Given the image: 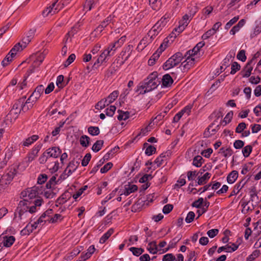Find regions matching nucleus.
<instances>
[{"mask_svg": "<svg viewBox=\"0 0 261 261\" xmlns=\"http://www.w3.org/2000/svg\"><path fill=\"white\" fill-rule=\"evenodd\" d=\"M39 187L34 186L22 191L20 197L22 200L19 202V207H22L26 204H31V201L30 200L35 198L39 194Z\"/></svg>", "mask_w": 261, "mask_h": 261, "instance_id": "nucleus-1", "label": "nucleus"}, {"mask_svg": "<svg viewBox=\"0 0 261 261\" xmlns=\"http://www.w3.org/2000/svg\"><path fill=\"white\" fill-rule=\"evenodd\" d=\"M160 84L158 78L157 72H153L144 80L141 87L144 89V93L148 92L156 88Z\"/></svg>", "mask_w": 261, "mask_h": 261, "instance_id": "nucleus-2", "label": "nucleus"}, {"mask_svg": "<svg viewBox=\"0 0 261 261\" xmlns=\"http://www.w3.org/2000/svg\"><path fill=\"white\" fill-rule=\"evenodd\" d=\"M42 202L43 199L39 198L34 201V205L32 206H30L31 204H26V205L19 208L18 204L17 208V211L18 213L19 219H22L23 215L27 216L28 214V212L31 214L35 213L36 211V207L37 206H40Z\"/></svg>", "mask_w": 261, "mask_h": 261, "instance_id": "nucleus-3", "label": "nucleus"}, {"mask_svg": "<svg viewBox=\"0 0 261 261\" xmlns=\"http://www.w3.org/2000/svg\"><path fill=\"white\" fill-rule=\"evenodd\" d=\"M22 105V99H19L15 101L13 104L12 108L10 110L9 113L6 116L7 120L11 122L15 121L18 117L19 113L22 110L21 106Z\"/></svg>", "mask_w": 261, "mask_h": 261, "instance_id": "nucleus-4", "label": "nucleus"}, {"mask_svg": "<svg viewBox=\"0 0 261 261\" xmlns=\"http://www.w3.org/2000/svg\"><path fill=\"white\" fill-rule=\"evenodd\" d=\"M183 58L182 53L177 52L166 61L163 66V68L165 70L171 69L180 63Z\"/></svg>", "mask_w": 261, "mask_h": 261, "instance_id": "nucleus-5", "label": "nucleus"}, {"mask_svg": "<svg viewBox=\"0 0 261 261\" xmlns=\"http://www.w3.org/2000/svg\"><path fill=\"white\" fill-rule=\"evenodd\" d=\"M58 2V0H56L51 5L47 7L46 9L43 11L42 15L44 17H46L48 15H53L58 13L65 6V4L63 3L62 0L59 3Z\"/></svg>", "mask_w": 261, "mask_h": 261, "instance_id": "nucleus-6", "label": "nucleus"}, {"mask_svg": "<svg viewBox=\"0 0 261 261\" xmlns=\"http://www.w3.org/2000/svg\"><path fill=\"white\" fill-rule=\"evenodd\" d=\"M254 62V59L252 58L248 62L243 70L241 71L240 74L243 77H248L251 74V71L253 69L252 64Z\"/></svg>", "mask_w": 261, "mask_h": 261, "instance_id": "nucleus-7", "label": "nucleus"}, {"mask_svg": "<svg viewBox=\"0 0 261 261\" xmlns=\"http://www.w3.org/2000/svg\"><path fill=\"white\" fill-rule=\"evenodd\" d=\"M44 152L48 158L50 157L57 158L61 153V150L58 147H53L46 149Z\"/></svg>", "mask_w": 261, "mask_h": 261, "instance_id": "nucleus-8", "label": "nucleus"}, {"mask_svg": "<svg viewBox=\"0 0 261 261\" xmlns=\"http://www.w3.org/2000/svg\"><path fill=\"white\" fill-rule=\"evenodd\" d=\"M46 55V52H45V51L41 53L36 54L35 55L36 59L34 60L33 63V66L34 67H38L44 60Z\"/></svg>", "mask_w": 261, "mask_h": 261, "instance_id": "nucleus-9", "label": "nucleus"}, {"mask_svg": "<svg viewBox=\"0 0 261 261\" xmlns=\"http://www.w3.org/2000/svg\"><path fill=\"white\" fill-rule=\"evenodd\" d=\"M72 197V194L70 192L66 191L62 195L58 198L56 201V203L60 205L63 204Z\"/></svg>", "mask_w": 261, "mask_h": 261, "instance_id": "nucleus-10", "label": "nucleus"}, {"mask_svg": "<svg viewBox=\"0 0 261 261\" xmlns=\"http://www.w3.org/2000/svg\"><path fill=\"white\" fill-rule=\"evenodd\" d=\"M186 27V24L179 23L178 27L175 28L173 30L171 34L169 35V37L173 38L174 39L175 38L177 35H178L185 29Z\"/></svg>", "mask_w": 261, "mask_h": 261, "instance_id": "nucleus-11", "label": "nucleus"}, {"mask_svg": "<svg viewBox=\"0 0 261 261\" xmlns=\"http://www.w3.org/2000/svg\"><path fill=\"white\" fill-rule=\"evenodd\" d=\"M112 54L110 53V51H108L106 49L101 54L99 58L97 59L96 61L94 64L93 67H94L96 64L100 62H107V58L109 56H112Z\"/></svg>", "mask_w": 261, "mask_h": 261, "instance_id": "nucleus-12", "label": "nucleus"}, {"mask_svg": "<svg viewBox=\"0 0 261 261\" xmlns=\"http://www.w3.org/2000/svg\"><path fill=\"white\" fill-rule=\"evenodd\" d=\"M195 59L192 56H188L185 61L181 63L179 67H183V69H189L194 64Z\"/></svg>", "mask_w": 261, "mask_h": 261, "instance_id": "nucleus-13", "label": "nucleus"}, {"mask_svg": "<svg viewBox=\"0 0 261 261\" xmlns=\"http://www.w3.org/2000/svg\"><path fill=\"white\" fill-rule=\"evenodd\" d=\"M162 82L164 87H169L173 84V80L169 74H166L163 75Z\"/></svg>", "mask_w": 261, "mask_h": 261, "instance_id": "nucleus-14", "label": "nucleus"}, {"mask_svg": "<svg viewBox=\"0 0 261 261\" xmlns=\"http://www.w3.org/2000/svg\"><path fill=\"white\" fill-rule=\"evenodd\" d=\"M205 45V43L203 41L199 42L196 44V45L192 50H189L186 54L189 55V56H193L196 54L200 49Z\"/></svg>", "mask_w": 261, "mask_h": 261, "instance_id": "nucleus-15", "label": "nucleus"}, {"mask_svg": "<svg viewBox=\"0 0 261 261\" xmlns=\"http://www.w3.org/2000/svg\"><path fill=\"white\" fill-rule=\"evenodd\" d=\"M16 174V170L15 169H11L8 173L5 175L1 176L2 181L4 180H7L8 182H10L13 179L15 175Z\"/></svg>", "mask_w": 261, "mask_h": 261, "instance_id": "nucleus-16", "label": "nucleus"}, {"mask_svg": "<svg viewBox=\"0 0 261 261\" xmlns=\"http://www.w3.org/2000/svg\"><path fill=\"white\" fill-rule=\"evenodd\" d=\"M161 23L162 21L160 22V21L156 22L151 29V30L149 31V36L152 35H158L159 32L162 30L161 28Z\"/></svg>", "mask_w": 261, "mask_h": 261, "instance_id": "nucleus-17", "label": "nucleus"}, {"mask_svg": "<svg viewBox=\"0 0 261 261\" xmlns=\"http://www.w3.org/2000/svg\"><path fill=\"white\" fill-rule=\"evenodd\" d=\"M25 98H26L25 96H24L21 98L22 100V105L21 106V109H22V111H23L24 112L27 111L29 109L33 108L34 103L37 101L36 99H32V101H31V102H30L29 103H26V102H25V103H24V100Z\"/></svg>", "mask_w": 261, "mask_h": 261, "instance_id": "nucleus-18", "label": "nucleus"}, {"mask_svg": "<svg viewBox=\"0 0 261 261\" xmlns=\"http://www.w3.org/2000/svg\"><path fill=\"white\" fill-rule=\"evenodd\" d=\"M137 190L138 187L135 185H125L123 194H124L125 196H128L130 193L137 191Z\"/></svg>", "mask_w": 261, "mask_h": 261, "instance_id": "nucleus-19", "label": "nucleus"}, {"mask_svg": "<svg viewBox=\"0 0 261 261\" xmlns=\"http://www.w3.org/2000/svg\"><path fill=\"white\" fill-rule=\"evenodd\" d=\"M44 90V89L43 86L42 85H39L36 88L32 95L35 97L34 99L37 100V99L40 97L41 95L43 93Z\"/></svg>", "mask_w": 261, "mask_h": 261, "instance_id": "nucleus-20", "label": "nucleus"}, {"mask_svg": "<svg viewBox=\"0 0 261 261\" xmlns=\"http://www.w3.org/2000/svg\"><path fill=\"white\" fill-rule=\"evenodd\" d=\"M211 176V174L206 172L201 177H198V181H197V185H203L205 184L206 183L207 181L210 178ZM195 186H197V184H196Z\"/></svg>", "mask_w": 261, "mask_h": 261, "instance_id": "nucleus-21", "label": "nucleus"}, {"mask_svg": "<svg viewBox=\"0 0 261 261\" xmlns=\"http://www.w3.org/2000/svg\"><path fill=\"white\" fill-rule=\"evenodd\" d=\"M39 139V136L36 135H34L26 139L22 143V145L24 146H29L31 145L33 142L37 141Z\"/></svg>", "mask_w": 261, "mask_h": 261, "instance_id": "nucleus-22", "label": "nucleus"}, {"mask_svg": "<svg viewBox=\"0 0 261 261\" xmlns=\"http://www.w3.org/2000/svg\"><path fill=\"white\" fill-rule=\"evenodd\" d=\"M238 177V172L233 170L231 172L227 177V181L228 184H233Z\"/></svg>", "mask_w": 261, "mask_h": 261, "instance_id": "nucleus-23", "label": "nucleus"}, {"mask_svg": "<svg viewBox=\"0 0 261 261\" xmlns=\"http://www.w3.org/2000/svg\"><path fill=\"white\" fill-rule=\"evenodd\" d=\"M147 250L150 253L156 254L158 251L156 242L155 241L150 242L148 245Z\"/></svg>", "mask_w": 261, "mask_h": 261, "instance_id": "nucleus-24", "label": "nucleus"}, {"mask_svg": "<svg viewBox=\"0 0 261 261\" xmlns=\"http://www.w3.org/2000/svg\"><path fill=\"white\" fill-rule=\"evenodd\" d=\"M15 240L14 236H6L4 238V246L9 247L12 245Z\"/></svg>", "mask_w": 261, "mask_h": 261, "instance_id": "nucleus-25", "label": "nucleus"}, {"mask_svg": "<svg viewBox=\"0 0 261 261\" xmlns=\"http://www.w3.org/2000/svg\"><path fill=\"white\" fill-rule=\"evenodd\" d=\"M210 205V202L206 200V198H205L203 207L201 210H198L197 211V213H198V215L196 219L199 218L200 216L207 211Z\"/></svg>", "mask_w": 261, "mask_h": 261, "instance_id": "nucleus-26", "label": "nucleus"}, {"mask_svg": "<svg viewBox=\"0 0 261 261\" xmlns=\"http://www.w3.org/2000/svg\"><path fill=\"white\" fill-rule=\"evenodd\" d=\"M23 48H24L21 45L20 42L16 44L13 47L10 51V55L12 56H15L18 51H21Z\"/></svg>", "mask_w": 261, "mask_h": 261, "instance_id": "nucleus-27", "label": "nucleus"}, {"mask_svg": "<svg viewBox=\"0 0 261 261\" xmlns=\"http://www.w3.org/2000/svg\"><path fill=\"white\" fill-rule=\"evenodd\" d=\"M113 232L114 229L113 228L109 229L108 231L100 238L99 243L101 244H103L105 243Z\"/></svg>", "mask_w": 261, "mask_h": 261, "instance_id": "nucleus-28", "label": "nucleus"}, {"mask_svg": "<svg viewBox=\"0 0 261 261\" xmlns=\"http://www.w3.org/2000/svg\"><path fill=\"white\" fill-rule=\"evenodd\" d=\"M118 113H119V115L117 117V119L119 120H125L127 119H128L129 117V112L128 111L124 112L122 110H118Z\"/></svg>", "mask_w": 261, "mask_h": 261, "instance_id": "nucleus-29", "label": "nucleus"}, {"mask_svg": "<svg viewBox=\"0 0 261 261\" xmlns=\"http://www.w3.org/2000/svg\"><path fill=\"white\" fill-rule=\"evenodd\" d=\"M90 138L86 135H83L81 137L80 142L83 147H87L90 143Z\"/></svg>", "mask_w": 261, "mask_h": 261, "instance_id": "nucleus-30", "label": "nucleus"}, {"mask_svg": "<svg viewBox=\"0 0 261 261\" xmlns=\"http://www.w3.org/2000/svg\"><path fill=\"white\" fill-rule=\"evenodd\" d=\"M118 95V91L116 90L112 92L106 98L108 100V103H112L117 98Z\"/></svg>", "mask_w": 261, "mask_h": 261, "instance_id": "nucleus-31", "label": "nucleus"}, {"mask_svg": "<svg viewBox=\"0 0 261 261\" xmlns=\"http://www.w3.org/2000/svg\"><path fill=\"white\" fill-rule=\"evenodd\" d=\"M103 140H97L96 142L93 144L92 149L94 152H97L99 151L103 144Z\"/></svg>", "mask_w": 261, "mask_h": 261, "instance_id": "nucleus-32", "label": "nucleus"}, {"mask_svg": "<svg viewBox=\"0 0 261 261\" xmlns=\"http://www.w3.org/2000/svg\"><path fill=\"white\" fill-rule=\"evenodd\" d=\"M204 160L200 155H197L194 157L193 161V165L197 167L201 166Z\"/></svg>", "mask_w": 261, "mask_h": 261, "instance_id": "nucleus-33", "label": "nucleus"}, {"mask_svg": "<svg viewBox=\"0 0 261 261\" xmlns=\"http://www.w3.org/2000/svg\"><path fill=\"white\" fill-rule=\"evenodd\" d=\"M160 53L155 51L150 57L148 61V64L149 66H153L159 58L160 57Z\"/></svg>", "mask_w": 261, "mask_h": 261, "instance_id": "nucleus-34", "label": "nucleus"}, {"mask_svg": "<svg viewBox=\"0 0 261 261\" xmlns=\"http://www.w3.org/2000/svg\"><path fill=\"white\" fill-rule=\"evenodd\" d=\"M166 158V153H163L155 160L154 162L157 165L158 167H160L163 164Z\"/></svg>", "mask_w": 261, "mask_h": 261, "instance_id": "nucleus-35", "label": "nucleus"}, {"mask_svg": "<svg viewBox=\"0 0 261 261\" xmlns=\"http://www.w3.org/2000/svg\"><path fill=\"white\" fill-rule=\"evenodd\" d=\"M110 103H108V100L106 99H102L97 102L95 105V109L97 110H101L105 108L106 106H108Z\"/></svg>", "mask_w": 261, "mask_h": 261, "instance_id": "nucleus-36", "label": "nucleus"}, {"mask_svg": "<svg viewBox=\"0 0 261 261\" xmlns=\"http://www.w3.org/2000/svg\"><path fill=\"white\" fill-rule=\"evenodd\" d=\"M88 133L92 136H97L99 134L100 130L97 126H90L88 128Z\"/></svg>", "mask_w": 261, "mask_h": 261, "instance_id": "nucleus-37", "label": "nucleus"}, {"mask_svg": "<svg viewBox=\"0 0 261 261\" xmlns=\"http://www.w3.org/2000/svg\"><path fill=\"white\" fill-rule=\"evenodd\" d=\"M47 168L49 169L51 173H55L57 172L59 169V163L58 161L54 163V165H53L52 163L49 164L47 165Z\"/></svg>", "mask_w": 261, "mask_h": 261, "instance_id": "nucleus-38", "label": "nucleus"}, {"mask_svg": "<svg viewBox=\"0 0 261 261\" xmlns=\"http://www.w3.org/2000/svg\"><path fill=\"white\" fill-rule=\"evenodd\" d=\"M114 17L110 15L107 17L103 21L101 22V24L105 28L111 23H113Z\"/></svg>", "mask_w": 261, "mask_h": 261, "instance_id": "nucleus-39", "label": "nucleus"}, {"mask_svg": "<svg viewBox=\"0 0 261 261\" xmlns=\"http://www.w3.org/2000/svg\"><path fill=\"white\" fill-rule=\"evenodd\" d=\"M220 152H221L222 153H223V155L225 158L229 157V156H231L233 153V151L230 147L227 148L226 149L222 147L220 149Z\"/></svg>", "mask_w": 261, "mask_h": 261, "instance_id": "nucleus-40", "label": "nucleus"}, {"mask_svg": "<svg viewBox=\"0 0 261 261\" xmlns=\"http://www.w3.org/2000/svg\"><path fill=\"white\" fill-rule=\"evenodd\" d=\"M129 250L132 252L134 255L137 256H139L144 251V249L141 248H136L134 247H130Z\"/></svg>", "mask_w": 261, "mask_h": 261, "instance_id": "nucleus-41", "label": "nucleus"}, {"mask_svg": "<svg viewBox=\"0 0 261 261\" xmlns=\"http://www.w3.org/2000/svg\"><path fill=\"white\" fill-rule=\"evenodd\" d=\"M56 84L59 88H63L67 85L64 82V76L63 75H60L57 77Z\"/></svg>", "mask_w": 261, "mask_h": 261, "instance_id": "nucleus-42", "label": "nucleus"}, {"mask_svg": "<svg viewBox=\"0 0 261 261\" xmlns=\"http://www.w3.org/2000/svg\"><path fill=\"white\" fill-rule=\"evenodd\" d=\"M252 150V147L251 145H247L242 149V153L244 157L247 158L249 156Z\"/></svg>", "mask_w": 261, "mask_h": 261, "instance_id": "nucleus-43", "label": "nucleus"}, {"mask_svg": "<svg viewBox=\"0 0 261 261\" xmlns=\"http://www.w3.org/2000/svg\"><path fill=\"white\" fill-rule=\"evenodd\" d=\"M241 66L237 62H234L231 65L230 74H234L240 70Z\"/></svg>", "mask_w": 261, "mask_h": 261, "instance_id": "nucleus-44", "label": "nucleus"}, {"mask_svg": "<svg viewBox=\"0 0 261 261\" xmlns=\"http://www.w3.org/2000/svg\"><path fill=\"white\" fill-rule=\"evenodd\" d=\"M204 200L203 198H199L198 200H195L192 204V206L193 207H195L196 208H201V206L203 204H204Z\"/></svg>", "mask_w": 261, "mask_h": 261, "instance_id": "nucleus-45", "label": "nucleus"}, {"mask_svg": "<svg viewBox=\"0 0 261 261\" xmlns=\"http://www.w3.org/2000/svg\"><path fill=\"white\" fill-rule=\"evenodd\" d=\"M168 41L169 40L167 38L165 39L163 42L160 45L159 48L156 51L160 53V54H161L167 47V44L168 43Z\"/></svg>", "mask_w": 261, "mask_h": 261, "instance_id": "nucleus-46", "label": "nucleus"}, {"mask_svg": "<svg viewBox=\"0 0 261 261\" xmlns=\"http://www.w3.org/2000/svg\"><path fill=\"white\" fill-rule=\"evenodd\" d=\"M63 217L61 215L56 214L54 215V217H52L50 219L48 218L47 220H48L49 222L54 223L58 222V221H61Z\"/></svg>", "mask_w": 261, "mask_h": 261, "instance_id": "nucleus-47", "label": "nucleus"}, {"mask_svg": "<svg viewBox=\"0 0 261 261\" xmlns=\"http://www.w3.org/2000/svg\"><path fill=\"white\" fill-rule=\"evenodd\" d=\"M116 110V108L115 106H111L109 108H107L106 110V114L110 117H112Z\"/></svg>", "mask_w": 261, "mask_h": 261, "instance_id": "nucleus-48", "label": "nucleus"}, {"mask_svg": "<svg viewBox=\"0 0 261 261\" xmlns=\"http://www.w3.org/2000/svg\"><path fill=\"white\" fill-rule=\"evenodd\" d=\"M233 113L232 111H230L227 114L223 120V123H225L224 125H226L227 123L231 121L233 117Z\"/></svg>", "mask_w": 261, "mask_h": 261, "instance_id": "nucleus-49", "label": "nucleus"}, {"mask_svg": "<svg viewBox=\"0 0 261 261\" xmlns=\"http://www.w3.org/2000/svg\"><path fill=\"white\" fill-rule=\"evenodd\" d=\"M75 170V168L71 169L67 167L64 171V173L60 176V177L63 178V179L66 178L67 177L69 176Z\"/></svg>", "mask_w": 261, "mask_h": 261, "instance_id": "nucleus-50", "label": "nucleus"}, {"mask_svg": "<svg viewBox=\"0 0 261 261\" xmlns=\"http://www.w3.org/2000/svg\"><path fill=\"white\" fill-rule=\"evenodd\" d=\"M91 158V155L90 153H87L82 161V165L84 167L86 166Z\"/></svg>", "mask_w": 261, "mask_h": 261, "instance_id": "nucleus-51", "label": "nucleus"}, {"mask_svg": "<svg viewBox=\"0 0 261 261\" xmlns=\"http://www.w3.org/2000/svg\"><path fill=\"white\" fill-rule=\"evenodd\" d=\"M14 56H12L10 55V53H9L7 56L5 57V58L3 60L2 62V64L3 66H6L8 65L9 63L11 61H12L13 58Z\"/></svg>", "mask_w": 261, "mask_h": 261, "instance_id": "nucleus-52", "label": "nucleus"}, {"mask_svg": "<svg viewBox=\"0 0 261 261\" xmlns=\"http://www.w3.org/2000/svg\"><path fill=\"white\" fill-rule=\"evenodd\" d=\"M239 19V16H235L230 19L225 25V29H229L234 23H235Z\"/></svg>", "mask_w": 261, "mask_h": 261, "instance_id": "nucleus-53", "label": "nucleus"}, {"mask_svg": "<svg viewBox=\"0 0 261 261\" xmlns=\"http://www.w3.org/2000/svg\"><path fill=\"white\" fill-rule=\"evenodd\" d=\"M223 109L220 108L218 110L214 111L212 115L214 116L216 120H218L219 118L223 117Z\"/></svg>", "mask_w": 261, "mask_h": 261, "instance_id": "nucleus-54", "label": "nucleus"}, {"mask_svg": "<svg viewBox=\"0 0 261 261\" xmlns=\"http://www.w3.org/2000/svg\"><path fill=\"white\" fill-rule=\"evenodd\" d=\"M75 59V55L74 54H71L68 58V59L66 60V61L65 62L64 65V67H67L69 66L71 63H72L74 60Z\"/></svg>", "mask_w": 261, "mask_h": 261, "instance_id": "nucleus-55", "label": "nucleus"}, {"mask_svg": "<svg viewBox=\"0 0 261 261\" xmlns=\"http://www.w3.org/2000/svg\"><path fill=\"white\" fill-rule=\"evenodd\" d=\"M246 127V124L245 122L240 123L236 128L237 133H241Z\"/></svg>", "mask_w": 261, "mask_h": 261, "instance_id": "nucleus-56", "label": "nucleus"}, {"mask_svg": "<svg viewBox=\"0 0 261 261\" xmlns=\"http://www.w3.org/2000/svg\"><path fill=\"white\" fill-rule=\"evenodd\" d=\"M116 42L111 44L106 49L108 51H110V53L112 54V56L114 54L115 51L118 48Z\"/></svg>", "mask_w": 261, "mask_h": 261, "instance_id": "nucleus-57", "label": "nucleus"}, {"mask_svg": "<svg viewBox=\"0 0 261 261\" xmlns=\"http://www.w3.org/2000/svg\"><path fill=\"white\" fill-rule=\"evenodd\" d=\"M175 257L172 253L166 254L163 256V261H174L175 260Z\"/></svg>", "mask_w": 261, "mask_h": 261, "instance_id": "nucleus-58", "label": "nucleus"}, {"mask_svg": "<svg viewBox=\"0 0 261 261\" xmlns=\"http://www.w3.org/2000/svg\"><path fill=\"white\" fill-rule=\"evenodd\" d=\"M195 215L193 212L191 211V212H189V213L188 214V215L185 219L186 222L188 223L192 222L193 221V220L195 218Z\"/></svg>", "mask_w": 261, "mask_h": 261, "instance_id": "nucleus-59", "label": "nucleus"}, {"mask_svg": "<svg viewBox=\"0 0 261 261\" xmlns=\"http://www.w3.org/2000/svg\"><path fill=\"white\" fill-rule=\"evenodd\" d=\"M113 166V164L111 162L107 163L105 166L100 169V172L105 173L108 172Z\"/></svg>", "mask_w": 261, "mask_h": 261, "instance_id": "nucleus-60", "label": "nucleus"}, {"mask_svg": "<svg viewBox=\"0 0 261 261\" xmlns=\"http://www.w3.org/2000/svg\"><path fill=\"white\" fill-rule=\"evenodd\" d=\"M156 151L155 147L152 145H148L145 150V154L147 155H151L153 153H154Z\"/></svg>", "mask_w": 261, "mask_h": 261, "instance_id": "nucleus-61", "label": "nucleus"}, {"mask_svg": "<svg viewBox=\"0 0 261 261\" xmlns=\"http://www.w3.org/2000/svg\"><path fill=\"white\" fill-rule=\"evenodd\" d=\"M238 59L242 62H245L246 60V56L245 55V51L244 50H241L237 56Z\"/></svg>", "mask_w": 261, "mask_h": 261, "instance_id": "nucleus-62", "label": "nucleus"}, {"mask_svg": "<svg viewBox=\"0 0 261 261\" xmlns=\"http://www.w3.org/2000/svg\"><path fill=\"white\" fill-rule=\"evenodd\" d=\"M199 174V173H197L196 171H189L187 173V177L189 180H193L196 176Z\"/></svg>", "mask_w": 261, "mask_h": 261, "instance_id": "nucleus-63", "label": "nucleus"}, {"mask_svg": "<svg viewBox=\"0 0 261 261\" xmlns=\"http://www.w3.org/2000/svg\"><path fill=\"white\" fill-rule=\"evenodd\" d=\"M259 251L258 250L254 251L249 257L247 258V261H253L254 259L259 256Z\"/></svg>", "mask_w": 261, "mask_h": 261, "instance_id": "nucleus-64", "label": "nucleus"}]
</instances>
